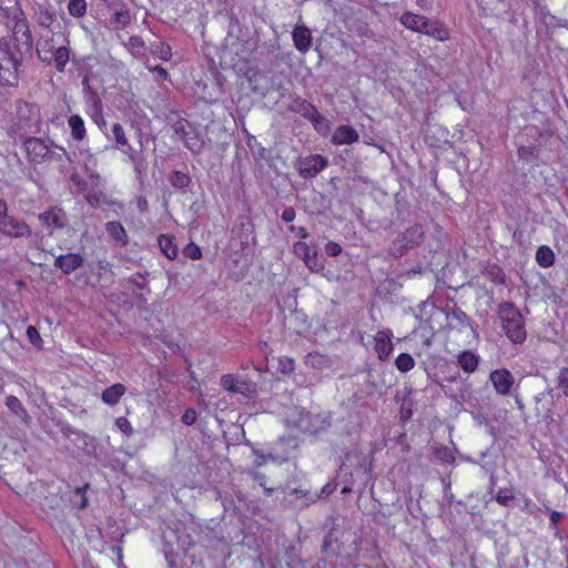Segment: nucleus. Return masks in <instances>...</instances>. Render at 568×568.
Segmentation results:
<instances>
[{"mask_svg":"<svg viewBox=\"0 0 568 568\" xmlns=\"http://www.w3.org/2000/svg\"><path fill=\"white\" fill-rule=\"evenodd\" d=\"M424 33L438 41H445L449 38L448 30L442 23L430 20H428L427 28H425Z\"/></svg>","mask_w":568,"mask_h":568,"instance_id":"obj_27","label":"nucleus"},{"mask_svg":"<svg viewBox=\"0 0 568 568\" xmlns=\"http://www.w3.org/2000/svg\"><path fill=\"white\" fill-rule=\"evenodd\" d=\"M557 388L568 398V367H561L556 377Z\"/></svg>","mask_w":568,"mask_h":568,"instance_id":"obj_39","label":"nucleus"},{"mask_svg":"<svg viewBox=\"0 0 568 568\" xmlns=\"http://www.w3.org/2000/svg\"><path fill=\"white\" fill-rule=\"evenodd\" d=\"M327 165V160L320 154L311 155L300 161L298 173L304 179L314 178Z\"/></svg>","mask_w":568,"mask_h":568,"instance_id":"obj_8","label":"nucleus"},{"mask_svg":"<svg viewBox=\"0 0 568 568\" xmlns=\"http://www.w3.org/2000/svg\"><path fill=\"white\" fill-rule=\"evenodd\" d=\"M27 336H28L29 342L32 345L37 346L38 348H41V346H42V338H41L40 333L37 329V327H34L32 325L28 326V328H27Z\"/></svg>","mask_w":568,"mask_h":568,"instance_id":"obj_46","label":"nucleus"},{"mask_svg":"<svg viewBox=\"0 0 568 568\" xmlns=\"http://www.w3.org/2000/svg\"><path fill=\"white\" fill-rule=\"evenodd\" d=\"M498 314L506 336L515 344H523L527 338V332L520 311L513 303L503 302L498 306Z\"/></svg>","mask_w":568,"mask_h":568,"instance_id":"obj_1","label":"nucleus"},{"mask_svg":"<svg viewBox=\"0 0 568 568\" xmlns=\"http://www.w3.org/2000/svg\"><path fill=\"white\" fill-rule=\"evenodd\" d=\"M399 21L405 28L415 32L424 33L425 28H427L428 19L424 16L408 11L400 17Z\"/></svg>","mask_w":568,"mask_h":568,"instance_id":"obj_15","label":"nucleus"},{"mask_svg":"<svg viewBox=\"0 0 568 568\" xmlns=\"http://www.w3.org/2000/svg\"><path fill=\"white\" fill-rule=\"evenodd\" d=\"M158 54H159L160 59L168 61V60H170V58L172 55L171 48L168 44H161L158 50Z\"/></svg>","mask_w":568,"mask_h":568,"instance_id":"obj_61","label":"nucleus"},{"mask_svg":"<svg viewBox=\"0 0 568 568\" xmlns=\"http://www.w3.org/2000/svg\"><path fill=\"white\" fill-rule=\"evenodd\" d=\"M438 385L448 397L455 400L464 398V386H458L457 388H454L450 385L444 383H438Z\"/></svg>","mask_w":568,"mask_h":568,"instance_id":"obj_42","label":"nucleus"},{"mask_svg":"<svg viewBox=\"0 0 568 568\" xmlns=\"http://www.w3.org/2000/svg\"><path fill=\"white\" fill-rule=\"evenodd\" d=\"M22 149L27 152L29 159L34 163H41L50 160L55 154V149L67 154L65 150L60 144H21Z\"/></svg>","mask_w":568,"mask_h":568,"instance_id":"obj_7","label":"nucleus"},{"mask_svg":"<svg viewBox=\"0 0 568 568\" xmlns=\"http://www.w3.org/2000/svg\"><path fill=\"white\" fill-rule=\"evenodd\" d=\"M358 134L357 132L349 125H341L334 132L331 142H357Z\"/></svg>","mask_w":568,"mask_h":568,"instance_id":"obj_25","label":"nucleus"},{"mask_svg":"<svg viewBox=\"0 0 568 568\" xmlns=\"http://www.w3.org/2000/svg\"><path fill=\"white\" fill-rule=\"evenodd\" d=\"M334 490H335V486H334L333 484H329V483H328V484H326V485L322 488L321 493H320L318 495H316V497H315V498L317 499V498H321L322 496H328V495H331Z\"/></svg>","mask_w":568,"mask_h":568,"instance_id":"obj_64","label":"nucleus"},{"mask_svg":"<svg viewBox=\"0 0 568 568\" xmlns=\"http://www.w3.org/2000/svg\"><path fill=\"white\" fill-rule=\"evenodd\" d=\"M457 362L459 367L466 373H474L479 364V356L471 351H463L458 357Z\"/></svg>","mask_w":568,"mask_h":568,"instance_id":"obj_20","label":"nucleus"},{"mask_svg":"<svg viewBox=\"0 0 568 568\" xmlns=\"http://www.w3.org/2000/svg\"><path fill=\"white\" fill-rule=\"evenodd\" d=\"M444 384H459V386H465V381L462 378L458 371H456L454 374L447 375L444 377V379L440 382Z\"/></svg>","mask_w":568,"mask_h":568,"instance_id":"obj_54","label":"nucleus"},{"mask_svg":"<svg viewBox=\"0 0 568 568\" xmlns=\"http://www.w3.org/2000/svg\"><path fill=\"white\" fill-rule=\"evenodd\" d=\"M278 369L281 373L288 375L295 369V362L293 358L283 356L278 358Z\"/></svg>","mask_w":568,"mask_h":568,"instance_id":"obj_44","label":"nucleus"},{"mask_svg":"<svg viewBox=\"0 0 568 568\" xmlns=\"http://www.w3.org/2000/svg\"><path fill=\"white\" fill-rule=\"evenodd\" d=\"M87 8L85 0H70L68 4L69 13L75 18L83 17L87 13Z\"/></svg>","mask_w":568,"mask_h":568,"instance_id":"obj_36","label":"nucleus"},{"mask_svg":"<svg viewBox=\"0 0 568 568\" xmlns=\"http://www.w3.org/2000/svg\"><path fill=\"white\" fill-rule=\"evenodd\" d=\"M240 231L241 247L245 248L255 243L254 223L248 217H241L237 224Z\"/></svg>","mask_w":568,"mask_h":568,"instance_id":"obj_16","label":"nucleus"},{"mask_svg":"<svg viewBox=\"0 0 568 568\" xmlns=\"http://www.w3.org/2000/svg\"><path fill=\"white\" fill-rule=\"evenodd\" d=\"M126 387L121 383H115L105 388L101 394L103 403L113 406L116 405L120 398L125 394Z\"/></svg>","mask_w":568,"mask_h":568,"instance_id":"obj_19","label":"nucleus"},{"mask_svg":"<svg viewBox=\"0 0 568 568\" xmlns=\"http://www.w3.org/2000/svg\"><path fill=\"white\" fill-rule=\"evenodd\" d=\"M168 180L173 187L182 191H184L191 183L190 175L181 171H172L168 175Z\"/></svg>","mask_w":568,"mask_h":568,"instance_id":"obj_28","label":"nucleus"},{"mask_svg":"<svg viewBox=\"0 0 568 568\" xmlns=\"http://www.w3.org/2000/svg\"><path fill=\"white\" fill-rule=\"evenodd\" d=\"M72 136L75 140H83L85 136L84 122L79 115H71L68 120Z\"/></svg>","mask_w":568,"mask_h":568,"instance_id":"obj_31","label":"nucleus"},{"mask_svg":"<svg viewBox=\"0 0 568 568\" xmlns=\"http://www.w3.org/2000/svg\"><path fill=\"white\" fill-rule=\"evenodd\" d=\"M291 495H295L297 498L298 497L307 498V500L302 504V506H304V507L308 506L310 503H314L316 500V498L311 496L308 490H303V489H298V488L292 489Z\"/></svg>","mask_w":568,"mask_h":568,"instance_id":"obj_52","label":"nucleus"},{"mask_svg":"<svg viewBox=\"0 0 568 568\" xmlns=\"http://www.w3.org/2000/svg\"><path fill=\"white\" fill-rule=\"evenodd\" d=\"M7 407L23 423L28 424L30 422V416L24 409L20 399L16 396H8L6 399Z\"/></svg>","mask_w":568,"mask_h":568,"instance_id":"obj_24","label":"nucleus"},{"mask_svg":"<svg viewBox=\"0 0 568 568\" xmlns=\"http://www.w3.org/2000/svg\"><path fill=\"white\" fill-rule=\"evenodd\" d=\"M396 368L402 373H407L415 366V359L407 353H402L395 359Z\"/></svg>","mask_w":568,"mask_h":568,"instance_id":"obj_34","label":"nucleus"},{"mask_svg":"<svg viewBox=\"0 0 568 568\" xmlns=\"http://www.w3.org/2000/svg\"><path fill=\"white\" fill-rule=\"evenodd\" d=\"M84 197L92 207H100L102 204L106 203V195L99 186H91Z\"/></svg>","mask_w":568,"mask_h":568,"instance_id":"obj_30","label":"nucleus"},{"mask_svg":"<svg viewBox=\"0 0 568 568\" xmlns=\"http://www.w3.org/2000/svg\"><path fill=\"white\" fill-rule=\"evenodd\" d=\"M84 258L78 253H68L58 256L53 265L63 274L69 275L83 264Z\"/></svg>","mask_w":568,"mask_h":568,"instance_id":"obj_12","label":"nucleus"},{"mask_svg":"<svg viewBox=\"0 0 568 568\" xmlns=\"http://www.w3.org/2000/svg\"><path fill=\"white\" fill-rule=\"evenodd\" d=\"M112 133L114 135L115 142H126L124 130L121 124L114 123L112 125Z\"/></svg>","mask_w":568,"mask_h":568,"instance_id":"obj_58","label":"nucleus"},{"mask_svg":"<svg viewBox=\"0 0 568 568\" xmlns=\"http://www.w3.org/2000/svg\"><path fill=\"white\" fill-rule=\"evenodd\" d=\"M390 329L378 331L374 336L375 351L381 361H386L393 352Z\"/></svg>","mask_w":568,"mask_h":568,"instance_id":"obj_10","label":"nucleus"},{"mask_svg":"<svg viewBox=\"0 0 568 568\" xmlns=\"http://www.w3.org/2000/svg\"><path fill=\"white\" fill-rule=\"evenodd\" d=\"M298 111L311 122H313L315 119H318V115L321 114L313 104L305 100L300 102Z\"/></svg>","mask_w":568,"mask_h":568,"instance_id":"obj_38","label":"nucleus"},{"mask_svg":"<svg viewBox=\"0 0 568 568\" xmlns=\"http://www.w3.org/2000/svg\"><path fill=\"white\" fill-rule=\"evenodd\" d=\"M38 54L41 60L49 61L51 58L49 54L52 55V59L54 61L55 68L59 71H63L67 63L69 62V50L67 47H58L54 48L53 44L49 41H45L44 43H40L38 48Z\"/></svg>","mask_w":568,"mask_h":568,"instance_id":"obj_6","label":"nucleus"},{"mask_svg":"<svg viewBox=\"0 0 568 568\" xmlns=\"http://www.w3.org/2000/svg\"><path fill=\"white\" fill-rule=\"evenodd\" d=\"M293 251L294 254L303 261H305L311 253V248L305 242H296L293 246Z\"/></svg>","mask_w":568,"mask_h":568,"instance_id":"obj_47","label":"nucleus"},{"mask_svg":"<svg viewBox=\"0 0 568 568\" xmlns=\"http://www.w3.org/2000/svg\"><path fill=\"white\" fill-rule=\"evenodd\" d=\"M524 506L523 510H525L528 514H535V511L538 509V507L531 501V499L527 496H524L523 498Z\"/></svg>","mask_w":568,"mask_h":568,"instance_id":"obj_60","label":"nucleus"},{"mask_svg":"<svg viewBox=\"0 0 568 568\" xmlns=\"http://www.w3.org/2000/svg\"><path fill=\"white\" fill-rule=\"evenodd\" d=\"M182 254L193 261H197L202 257V251L201 248L193 242H190L187 245L184 246L182 250Z\"/></svg>","mask_w":568,"mask_h":568,"instance_id":"obj_41","label":"nucleus"},{"mask_svg":"<svg viewBox=\"0 0 568 568\" xmlns=\"http://www.w3.org/2000/svg\"><path fill=\"white\" fill-rule=\"evenodd\" d=\"M17 115L19 118V126L23 128L28 125L31 120H37L38 109L34 104L27 102H19L17 104Z\"/></svg>","mask_w":568,"mask_h":568,"instance_id":"obj_18","label":"nucleus"},{"mask_svg":"<svg viewBox=\"0 0 568 568\" xmlns=\"http://www.w3.org/2000/svg\"><path fill=\"white\" fill-rule=\"evenodd\" d=\"M337 541V538L334 536L333 531H328V534L324 537L322 545V552H328L333 542Z\"/></svg>","mask_w":568,"mask_h":568,"instance_id":"obj_57","label":"nucleus"},{"mask_svg":"<svg viewBox=\"0 0 568 568\" xmlns=\"http://www.w3.org/2000/svg\"><path fill=\"white\" fill-rule=\"evenodd\" d=\"M304 263L312 272L315 273L323 271L325 266V261L323 256L317 253V251L310 253Z\"/></svg>","mask_w":568,"mask_h":568,"instance_id":"obj_33","label":"nucleus"},{"mask_svg":"<svg viewBox=\"0 0 568 568\" xmlns=\"http://www.w3.org/2000/svg\"><path fill=\"white\" fill-rule=\"evenodd\" d=\"M122 152L128 154L134 163V169L141 178L146 171V163L142 155L143 144H121Z\"/></svg>","mask_w":568,"mask_h":568,"instance_id":"obj_13","label":"nucleus"},{"mask_svg":"<svg viewBox=\"0 0 568 568\" xmlns=\"http://www.w3.org/2000/svg\"><path fill=\"white\" fill-rule=\"evenodd\" d=\"M537 148L532 144H521L518 149V155L521 159L529 160L534 156H536Z\"/></svg>","mask_w":568,"mask_h":568,"instance_id":"obj_48","label":"nucleus"},{"mask_svg":"<svg viewBox=\"0 0 568 568\" xmlns=\"http://www.w3.org/2000/svg\"><path fill=\"white\" fill-rule=\"evenodd\" d=\"M39 220L43 225L55 229H63L68 222L64 211L57 206L40 213Z\"/></svg>","mask_w":568,"mask_h":568,"instance_id":"obj_11","label":"nucleus"},{"mask_svg":"<svg viewBox=\"0 0 568 568\" xmlns=\"http://www.w3.org/2000/svg\"><path fill=\"white\" fill-rule=\"evenodd\" d=\"M433 455L436 459H438L442 463L446 464H454L455 463V456L453 450L444 445H434L433 446Z\"/></svg>","mask_w":568,"mask_h":568,"instance_id":"obj_32","label":"nucleus"},{"mask_svg":"<svg viewBox=\"0 0 568 568\" xmlns=\"http://www.w3.org/2000/svg\"><path fill=\"white\" fill-rule=\"evenodd\" d=\"M19 59L7 45L0 44V82L13 85L18 81Z\"/></svg>","mask_w":568,"mask_h":568,"instance_id":"obj_4","label":"nucleus"},{"mask_svg":"<svg viewBox=\"0 0 568 568\" xmlns=\"http://www.w3.org/2000/svg\"><path fill=\"white\" fill-rule=\"evenodd\" d=\"M483 275L496 284H505L506 281L504 270L497 264H487L483 270Z\"/></svg>","mask_w":568,"mask_h":568,"instance_id":"obj_26","label":"nucleus"},{"mask_svg":"<svg viewBox=\"0 0 568 568\" xmlns=\"http://www.w3.org/2000/svg\"><path fill=\"white\" fill-rule=\"evenodd\" d=\"M325 253L332 257L338 256L342 253V246L336 242L329 241L325 245Z\"/></svg>","mask_w":568,"mask_h":568,"instance_id":"obj_53","label":"nucleus"},{"mask_svg":"<svg viewBox=\"0 0 568 568\" xmlns=\"http://www.w3.org/2000/svg\"><path fill=\"white\" fill-rule=\"evenodd\" d=\"M196 416L197 414L194 408H186L181 417V420L184 425L191 426L195 423Z\"/></svg>","mask_w":568,"mask_h":568,"instance_id":"obj_50","label":"nucleus"},{"mask_svg":"<svg viewBox=\"0 0 568 568\" xmlns=\"http://www.w3.org/2000/svg\"><path fill=\"white\" fill-rule=\"evenodd\" d=\"M546 510L549 514V519L554 528H557V524L562 519L564 515L557 510H550L548 507H546Z\"/></svg>","mask_w":568,"mask_h":568,"instance_id":"obj_59","label":"nucleus"},{"mask_svg":"<svg viewBox=\"0 0 568 568\" xmlns=\"http://www.w3.org/2000/svg\"><path fill=\"white\" fill-rule=\"evenodd\" d=\"M315 418L321 419L322 426L315 427V426L310 425L308 422L311 419V415H310V413H307V414L301 416V419L298 423V428H301L303 432L316 434L318 432L327 429L331 426V423L326 418H321L320 415L315 416Z\"/></svg>","mask_w":568,"mask_h":568,"instance_id":"obj_23","label":"nucleus"},{"mask_svg":"<svg viewBox=\"0 0 568 568\" xmlns=\"http://www.w3.org/2000/svg\"><path fill=\"white\" fill-rule=\"evenodd\" d=\"M114 18H115V21L121 24L122 27H124L126 23H129V14L126 12H116L114 14Z\"/></svg>","mask_w":568,"mask_h":568,"instance_id":"obj_63","label":"nucleus"},{"mask_svg":"<svg viewBox=\"0 0 568 568\" xmlns=\"http://www.w3.org/2000/svg\"><path fill=\"white\" fill-rule=\"evenodd\" d=\"M425 239V232L420 224H414L399 233L392 242L388 253L394 258H399L408 251L418 247Z\"/></svg>","mask_w":568,"mask_h":568,"instance_id":"obj_2","label":"nucleus"},{"mask_svg":"<svg viewBox=\"0 0 568 568\" xmlns=\"http://www.w3.org/2000/svg\"><path fill=\"white\" fill-rule=\"evenodd\" d=\"M158 243L161 252L170 260L176 258L179 254L178 245L174 242V237L169 234H161L158 237Z\"/></svg>","mask_w":568,"mask_h":568,"instance_id":"obj_21","label":"nucleus"},{"mask_svg":"<svg viewBox=\"0 0 568 568\" xmlns=\"http://www.w3.org/2000/svg\"><path fill=\"white\" fill-rule=\"evenodd\" d=\"M70 180H71L73 186L75 187V192L78 194L82 193L85 195V193L90 190L89 183L85 180H83L79 174H77V173L71 174Z\"/></svg>","mask_w":568,"mask_h":568,"instance_id":"obj_43","label":"nucleus"},{"mask_svg":"<svg viewBox=\"0 0 568 568\" xmlns=\"http://www.w3.org/2000/svg\"><path fill=\"white\" fill-rule=\"evenodd\" d=\"M489 378L495 390L500 395H508L515 383L514 376L506 368L493 371Z\"/></svg>","mask_w":568,"mask_h":568,"instance_id":"obj_9","label":"nucleus"},{"mask_svg":"<svg viewBox=\"0 0 568 568\" xmlns=\"http://www.w3.org/2000/svg\"><path fill=\"white\" fill-rule=\"evenodd\" d=\"M89 114L99 126L105 124L102 114V104L98 99H93L92 104L89 108Z\"/></svg>","mask_w":568,"mask_h":568,"instance_id":"obj_37","label":"nucleus"},{"mask_svg":"<svg viewBox=\"0 0 568 568\" xmlns=\"http://www.w3.org/2000/svg\"><path fill=\"white\" fill-rule=\"evenodd\" d=\"M292 38L295 49L301 53H306L312 45V32L305 26H296L293 29Z\"/></svg>","mask_w":568,"mask_h":568,"instance_id":"obj_14","label":"nucleus"},{"mask_svg":"<svg viewBox=\"0 0 568 568\" xmlns=\"http://www.w3.org/2000/svg\"><path fill=\"white\" fill-rule=\"evenodd\" d=\"M536 261L541 267H549L555 263V254L554 251L547 246H540L536 252Z\"/></svg>","mask_w":568,"mask_h":568,"instance_id":"obj_29","label":"nucleus"},{"mask_svg":"<svg viewBox=\"0 0 568 568\" xmlns=\"http://www.w3.org/2000/svg\"><path fill=\"white\" fill-rule=\"evenodd\" d=\"M328 358L317 352L308 353L305 358V364L313 368H322L327 366Z\"/></svg>","mask_w":568,"mask_h":568,"instance_id":"obj_35","label":"nucleus"},{"mask_svg":"<svg viewBox=\"0 0 568 568\" xmlns=\"http://www.w3.org/2000/svg\"><path fill=\"white\" fill-rule=\"evenodd\" d=\"M17 0H0V11L10 17L16 11Z\"/></svg>","mask_w":568,"mask_h":568,"instance_id":"obj_49","label":"nucleus"},{"mask_svg":"<svg viewBox=\"0 0 568 568\" xmlns=\"http://www.w3.org/2000/svg\"><path fill=\"white\" fill-rule=\"evenodd\" d=\"M253 479L255 483H257L261 487L264 488L267 496L272 495L273 488L266 487V477L264 474L255 471L253 473Z\"/></svg>","mask_w":568,"mask_h":568,"instance_id":"obj_51","label":"nucleus"},{"mask_svg":"<svg viewBox=\"0 0 568 568\" xmlns=\"http://www.w3.org/2000/svg\"><path fill=\"white\" fill-rule=\"evenodd\" d=\"M312 124L314 129L322 135H326L331 130L328 120L325 119L322 114H320L318 119H315Z\"/></svg>","mask_w":568,"mask_h":568,"instance_id":"obj_45","label":"nucleus"},{"mask_svg":"<svg viewBox=\"0 0 568 568\" xmlns=\"http://www.w3.org/2000/svg\"><path fill=\"white\" fill-rule=\"evenodd\" d=\"M0 233L12 239H28L32 234L24 220L9 214L8 204L3 199H0Z\"/></svg>","mask_w":568,"mask_h":568,"instance_id":"obj_3","label":"nucleus"},{"mask_svg":"<svg viewBox=\"0 0 568 568\" xmlns=\"http://www.w3.org/2000/svg\"><path fill=\"white\" fill-rule=\"evenodd\" d=\"M446 320L449 327L454 329H462L469 322L467 314L457 306L446 308Z\"/></svg>","mask_w":568,"mask_h":568,"instance_id":"obj_17","label":"nucleus"},{"mask_svg":"<svg viewBox=\"0 0 568 568\" xmlns=\"http://www.w3.org/2000/svg\"><path fill=\"white\" fill-rule=\"evenodd\" d=\"M281 219L286 223L292 222L295 219V210L293 207H286L282 212Z\"/></svg>","mask_w":568,"mask_h":568,"instance_id":"obj_62","label":"nucleus"},{"mask_svg":"<svg viewBox=\"0 0 568 568\" xmlns=\"http://www.w3.org/2000/svg\"><path fill=\"white\" fill-rule=\"evenodd\" d=\"M496 501L504 507L509 506V503L515 499L513 488H500L495 497Z\"/></svg>","mask_w":568,"mask_h":568,"instance_id":"obj_40","label":"nucleus"},{"mask_svg":"<svg viewBox=\"0 0 568 568\" xmlns=\"http://www.w3.org/2000/svg\"><path fill=\"white\" fill-rule=\"evenodd\" d=\"M128 282L140 290L146 286V283L144 282V274L142 273H136L135 275L129 277Z\"/></svg>","mask_w":568,"mask_h":568,"instance_id":"obj_56","label":"nucleus"},{"mask_svg":"<svg viewBox=\"0 0 568 568\" xmlns=\"http://www.w3.org/2000/svg\"><path fill=\"white\" fill-rule=\"evenodd\" d=\"M116 426L123 432L125 435H131L133 433V428L130 422L125 417H119L116 419Z\"/></svg>","mask_w":568,"mask_h":568,"instance_id":"obj_55","label":"nucleus"},{"mask_svg":"<svg viewBox=\"0 0 568 568\" xmlns=\"http://www.w3.org/2000/svg\"><path fill=\"white\" fill-rule=\"evenodd\" d=\"M108 234L122 245L129 242L128 234L123 225L118 221H111L105 224Z\"/></svg>","mask_w":568,"mask_h":568,"instance_id":"obj_22","label":"nucleus"},{"mask_svg":"<svg viewBox=\"0 0 568 568\" xmlns=\"http://www.w3.org/2000/svg\"><path fill=\"white\" fill-rule=\"evenodd\" d=\"M221 386L234 394H241L247 399H253L257 395V387L251 379L244 378L240 375L225 374L221 377Z\"/></svg>","mask_w":568,"mask_h":568,"instance_id":"obj_5","label":"nucleus"}]
</instances>
